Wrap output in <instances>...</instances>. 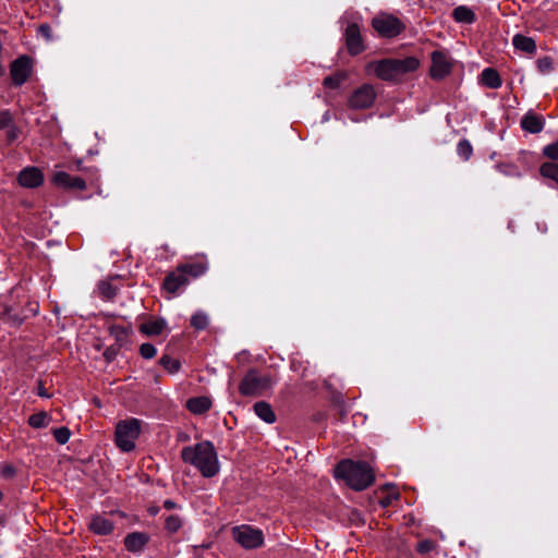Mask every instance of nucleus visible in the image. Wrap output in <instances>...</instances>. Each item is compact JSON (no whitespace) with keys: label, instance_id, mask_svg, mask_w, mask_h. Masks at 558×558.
I'll return each instance as SVG.
<instances>
[{"label":"nucleus","instance_id":"20","mask_svg":"<svg viewBox=\"0 0 558 558\" xmlns=\"http://www.w3.org/2000/svg\"><path fill=\"white\" fill-rule=\"evenodd\" d=\"M254 412L260 420H263L267 424H271L276 421V415L271 407L264 401L255 403Z\"/></svg>","mask_w":558,"mask_h":558},{"label":"nucleus","instance_id":"43","mask_svg":"<svg viewBox=\"0 0 558 558\" xmlns=\"http://www.w3.org/2000/svg\"><path fill=\"white\" fill-rule=\"evenodd\" d=\"M390 504H391V497L390 496L381 500L383 507H387Z\"/></svg>","mask_w":558,"mask_h":558},{"label":"nucleus","instance_id":"22","mask_svg":"<svg viewBox=\"0 0 558 558\" xmlns=\"http://www.w3.org/2000/svg\"><path fill=\"white\" fill-rule=\"evenodd\" d=\"M453 19L459 23H465L471 24L475 20L474 12L465 7V5H459L452 12Z\"/></svg>","mask_w":558,"mask_h":558},{"label":"nucleus","instance_id":"25","mask_svg":"<svg viewBox=\"0 0 558 558\" xmlns=\"http://www.w3.org/2000/svg\"><path fill=\"white\" fill-rule=\"evenodd\" d=\"M191 325L198 330H203L208 325V316L204 312H196L191 317Z\"/></svg>","mask_w":558,"mask_h":558},{"label":"nucleus","instance_id":"32","mask_svg":"<svg viewBox=\"0 0 558 558\" xmlns=\"http://www.w3.org/2000/svg\"><path fill=\"white\" fill-rule=\"evenodd\" d=\"M458 155L463 159H469L472 155V146L468 141H460L457 147Z\"/></svg>","mask_w":558,"mask_h":558},{"label":"nucleus","instance_id":"27","mask_svg":"<svg viewBox=\"0 0 558 558\" xmlns=\"http://www.w3.org/2000/svg\"><path fill=\"white\" fill-rule=\"evenodd\" d=\"M181 268L186 274V276L191 275L193 277H198V276L205 274V271H206V266L203 264H191V265L182 266Z\"/></svg>","mask_w":558,"mask_h":558},{"label":"nucleus","instance_id":"8","mask_svg":"<svg viewBox=\"0 0 558 558\" xmlns=\"http://www.w3.org/2000/svg\"><path fill=\"white\" fill-rule=\"evenodd\" d=\"M33 71V60L28 56H21L10 65V74L15 85L21 86L28 80Z\"/></svg>","mask_w":558,"mask_h":558},{"label":"nucleus","instance_id":"35","mask_svg":"<svg viewBox=\"0 0 558 558\" xmlns=\"http://www.w3.org/2000/svg\"><path fill=\"white\" fill-rule=\"evenodd\" d=\"M543 154L553 160H558V141L545 146Z\"/></svg>","mask_w":558,"mask_h":558},{"label":"nucleus","instance_id":"45","mask_svg":"<svg viewBox=\"0 0 558 558\" xmlns=\"http://www.w3.org/2000/svg\"><path fill=\"white\" fill-rule=\"evenodd\" d=\"M328 119H329V114H328V112H326V113L324 114V117H323V121H328Z\"/></svg>","mask_w":558,"mask_h":558},{"label":"nucleus","instance_id":"40","mask_svg":"<svg viewBox=\"0 0 558 558\" xmlns=\"http://www.w3.org/2000/svg\"><path fill=\"white\" fill-rule=\"evenodd\" d=\"M433 544L428 541L421 542L417 546L420 553L424 554L432 549Z\"/></svg>","mask_w":558,"mask_h":558},{"label":"nucleus","instance_id":"14","mask_svg":"<svg viewBox=\"0 0 558 558\" xmlns=\"http://www.w3.org/2000/svg\"><path fill=\"white\" fill-rule=\"evenodd\" d=\"M147 542H148V536L141 532L130 533L124 538L125 548L132 553L141 551Z\"/></svg>","mask_w":558,"mask_h":558},{"label":"nucleus","instance_id":"16","mask_svg":"<svg viewBox=\"0 0 558 558\" xmlns=\"http://www.w3.org/2000/svg\"><path fill=\"white\" fill-rule=\"evenodd\" d=\"M521 126L530 133H539L544 128V119L541 116L529 112L522 118Z\"/></svg>","mask_w":558,"mask_h":558},{"label":"nucleus","instance_id":"28","mask_svg":"<svg viewBox=\"0 0 558 558\" xmlns=\"http://www.w3.org/2000/svg\"><path fill=\"white\" fill-rule=\"evenodd\" d=\"M71 436L70 429L68 427H58L53 429V437L56 441L60 445H64L69 441Z\"/></svg>","mask_w":558,"mask_h":558},{"label":"nucleus","instance_id":"42","mask_svg":"<svg viewBox=\"0 0 558 558\" xmlns=\"http://www.w3.org/2000/svg\"><path fill=\"white\" fill-rule=\"evenodd\" d=\"M163 506L166 509H173L175 507V504L172 500H166L163 502Z\"/></svg>","mask_w":558,"mask_h":558},{"label":"nucleus","instance_id":"29","mask_svg":"<svg viewBox=\"0 0 558 558\" xmlns=\"http://www.w3.org/2000/svg\"><path fill=\"white\" fill-rule=\"evenodd\" d=\"M182 526V520L179 515L172 514L166 519L167 531L174 533Z\"/></svg>","mask_w":558,"mask_h":558},{"label":"nucleus","instance_id":"13","mask_svg":"<svg viewBox=\"0 0 558 558\" xmlns=\"http://www.w3.org/2000/svg\"><path fill=\"white\" fill-rule=\"evenodd\" d=\"M187 276L180 267L177 271L169 274L165 278L163 288L170 293H175L180 288L187 284Z\"/></svg>","mask_w":558,"mask_h":558},{"label":"nucleus","instance_id":"19","mask_svg":"<svg viewBox=\"0 0 558 558\" xmlns=\"http://www.w3.org/2000/svg\"><path fill=\"white\" fill-rule=\"evenodd\" d=\"M211 407V401L207 397L192 398L187 401V409L194 414H203Z\"/></svg>","mask_w":558,"mask_h":558},{"label":"nucleus","instance_id":"12","mask_svg":"<svg viewBox=\"0 0 558 558\" xmlns=\"http://www.w3.org/2000/svg\"><path fill=\"white\" fill-rule=\"evenodd\" d=\"M17 180L23 187L34 189L44 182V174L36 167H26L19 173Z\"/></svg>","mask_w":558,"mask_h":558},{"label":"nucleus","instance_id":"10","mask_svg":"<svg viewBox=\"0 0 558 558\" xmlns=\"http://www.w3.org/2000/svg\"><path fill=\"white\" fill-rule=\"evenodd\" d=\"M451 58L442 51H434L432 54L430 76L435 80L444 78L451 71Z\"/></svg>","mask_w":558,"mask_h":558},{"label":"nucleus","instance_id":"30","mask_svg":"<svg viewBox=\"0 0 558 558\" xmlns=\"http://www.w3.org/2000/svg\"><path fill=\"white\" fill-rule=\"evenodd\" d=\"M71 175L64 171H58L53 175V183L62 186L70 187Z\"/></svg>","mask_w":558,"mask_h":558},{"label":"nucleus","instance_id":"7","mask_svg":"<svg viewBox=\"0 0 558 558\" xmlns=\"http://www.w3.org/2000/svg\"><path fill=\"white\" fill-rule=\"evenodd\" d=\"M373 27L383 37H396L403 29L404 24L396 16L387 13H381L373 19Z\"/></svg>","mask_w":558,"mask_h":558},{"label":"nucleus","instance_id":"23","mask_svg":"<svg viewBox=\"0 0 558 558\" xmlns=\"http://www.w3.org/2000/svg\"><path fill=\"white\" fill-rule=\"evenodd\" d=\"M52 417L47 412H38L28 417V424L33 428H44L47 427Z\"/></svg>","mask_w":558,"mask_h":558},{"label":"nucleus","instance_id":"6","mask_svg":"<svg viewBox=\"0 0 558 558\" xmlns=\"http://www.w3.org/2000/svg\"><path fill=\"white\" fill-rule=\"evenodd\" d=\"M272 385L268 376H259L257 372L250 371L240 384V392L244 396H259Z\"/></svg>","mask_w":558,"mask_h":558},{"label":"nucleus","instance_id":"11","mask_svg":"<svg viewBox=\"0 0 558 558\" xmlns=\"http://www.w3.org/2000/svg\"><path fill=\"white\" fill-rule=\"evenodd\" d=\"M357 20V17H354L345 27V43L351 54H359L364 49Z\"/></svg>","mask_w":558,"mask_h":558},{"label":"nucleus","instance_id":"39","mask_svg":"<svg viewBox=\"0 0 558 558\" xmlns=\"http://www.w3.org/2000/svg\"><path fill=\"white\" fill-rule=\"evenodd\" d=\"M8 129V140L10 142H13L19 136V129L15 126L14 123H12V126L7 128Z\"/></svg>","mask_w":558,"mask_h":558},{"label":"nucleus","instance_id":"36","mask_svg":"<svg viewBox=\"0 0 558 558\" xmlns=\"http://www.w3.org/2000/svg\"><path fill=\"white\" fill-rule=\"evenodd\" d=\"M156 348L151 343H143L140 353L144 359H153L156 355Z\"/></svg>","mask_w":558,"mask_h":558},{"label":"nucleus","instance_id":"41","mask_svg":"<svg viewBox=\"0 0 558 558\" xmlns=\"http://www.w3.org/2000/svg\"><path fill=\"white\" fill-rule=\"evenodd\" d=\"M38 396L40 397H44V398H49V395L46 392L45 388L43 385H39L38 387Z\"/></svg>","mask_w":558,"mask_h":558},{"label":"nucleus","instance_id":"3","mask_svg":"<svg viewBox=\"0 0 558 558\" xmlns=\"http://www.w3.org/2000/svg\"><path fill=\"white\" fill-rule=\"evenodd\" d=\"M335 475L342 478L355 490L365 489L374 481L372 468L366 462L362 461H341L335 470Z\"/></svg>","mask_w":558,"mask_h":558},{"label":"nucleus","instance_id":"34","mask_svg":"<svg viewBox=\"0 0 558 558\" xmlns=\"http://www.w3.org/2000/svg\"><path fill=\"white\" fill-rule=\"evenodd\" d=\"M537 69L541 73L547 74L553 71V61L549 57H544L537 60Z\"/></svg>","mask_w":558,"mask_h":558},{"label":"nucleus","instance_id":"18","mask_svg":"<svg viewBox=\"0 0 558 558\" xmlns=\"http://www.w3.org/2000/svg\"><path fill=\"white\" fill-rule=\"evenodd\" d=\"M512 44L515 49L527 53H534L536 51V44L532 37L517 34L512 38Z\"/></svg>","mask_w":558,"mask_h":558},{"label":"nucleus","instance_id":"26","mask_svg":"<svg viewBox=\"0 0 558 558\" xmlns=\"http://www.w3.org/2000/svg\"><path fill=\"white\" fill-rule=\"evenodd\" d=\"M160 365L166 368L169 373L174 374L180 368V362L170 357L169 355H162L159 361Z\"/></svg>","mask_w":558,"mask_h":558},{"label":"nucleus","instance_id":"15","mask_svg":"<svg viewBox=\"0 0 558 558\" xmlns=\"http://www.w3.org/2000/svg\"><path fill=\"white\" fill-rule=\"evenodd\" d=\"M89 529L92 532L98 535H108L113 530V523L109 519L102 515H95L89 522Z\"/></svg>","mask_w":558,"mask_h":558},{"label":"nucleus","instance_id":"44","mask_svg":"<svg viewBox=\"0 0 558 558\" xmlns=\"http://www.w3.org/2000/svg\"><path fill=\"white\" fill-rule=\"evenodd\" d=\"M48 29H49V27H48V26H46V25L40 26V31H41L44 34H47Z\"/></svg>","mask_w":558,"mask_h":558},{"label":"nucleus","instance_id":"1","mask_svg":"<svg viewBox=\"0 0 558 558\" xmlns=\"http://www.w3.org/2000/svg\"><path fill=\"white\" fill-rule=\"evenodd\" d=\"M181 457L184 462L195 466L204 477H213L220 470L216 449L210 441H202L194 446L184 447Z\"/></svg>","mask_w":558,"mask_h":558},{"label":"nucleus","instance_id":"33","mask_svg":"<svg viewBox=\"0 0 558 558\" xmlns=\"http://www.w3.org/2000/svg\"><path fill=\"white\" fill-rule=\"evenodd\" d=\"M100 294L106 299H111L116 295V288L110 282H100L98 286Z\"/></svg>","mask_w":558,"mask_h":558},{"label":"nucleus","instance_id":"4","mask_svg":"<svg viewBox=\"0 0 558 558\" xmlns=\"http://www.w3.org/2000/svg\"><path fill=\"white\" fill-rule=\"evenodd\" d=\"M141 435V421L128 418L116 425L114 442L122 452H130L135 449V444Z\"/></svg>","mask_w":558,"mask_h":558},{"label":"nucleus","instance_id":"37","mask_svg":"<svg viewBox=\"0 0 558 558\" xmlns=\"http://www.w3.org/2000/svg\"><path fill=\"white\" fill-rule=\"evenodd\" d=\"M342 81L341 75L327 76L324 80V85L329 88H337Z\"/></svg>","mask_w":558,"mask_h":558},{"label":"nucleus","instance_id":"31","mask_svg":"<svg viewBox=\"0 0 558 558\" xmlns=\"http://www.w3.org/2000/svg\"><path fill=\"white\" fill-rule=\"evenodd\" d=\"M12 123H14V118L11 111L8 109L0 110V130L12 126Z\"/></svg>","mask_w":558,"mask_h":558},{"label":"nucleus","instance_id":"9","mask_svg":"<svg viewBox=\"0 0 558 558\" xmlns=\"http://www.w3.org/2000/svg\"><path fill=\"white\" fill-rule=\"evenodd\" d=\"M376 98V93L372 85L365 84L357 88L349 99V105L354 109L369 108Z\"/></svg>","mask_w":558,"mask_h":558},{"label":"nucleus","instance_id":"2","mask_svg":"<svg viewBox=\"0 0 558 558\" xmlns=\"http://www.w3.org/2000/svg\"><path fill=\"white\" fill-rule=\"evenodd\" d=\"M418 64V60L414 57L384 59L368 63L366 70L374 73L380 80L396 81L404 74L414 72Z\"/></svg>","mask_w":558,"mask_h":558},{"label":"nucleus","instance_id":"24","mask_svg":"<svg viewBox=\"0 0 558 558\" xmlns=\"http://www.w3.org/2000/svg\"><path fill=\"white\" fill-rule=\"evenodd\" d=\"M541 174L544 178L551 179L558 184V163L555 162H545L541 167Z\"/></svg>","mask_w":558,"mask_h":558},{"label":"nucleus","instance_id":"17","mask_svg":"<svg viewBox=\"0 0 558 558\" xmlns=\"http://www.w3.org/2000/svg\"><path fill=\"white\" fill-rule=\"evenodd\" d=\"M166 328L167 322L163 318H156L143 323L140 326V331L147 336H158L161 335Z\"/></svg>","mask_w":558,"mask_h":558},{"label":"nucleus","instance_id":"5","mask_svg":"<svg viewBox=\"0 0 558 558\" xmlns=\"http://www.w3.org/2000/svg\"><path fill=\"white\" fill-rule=\"evenodd\" d=\"M232 536L245 549H255L264 544L262 530L251 525H239L232 529Z\"/></svg>","mask_w":558,"mask_h":558},{"label":"nucleus","instance_id":"21","mask_svg":"<svg viewBox=\"0 0 558 558\" xmlns=\"http://www.w3.org/2000/svg\"><path fill=\"white\" fill-rule=\"evenodd\" d=\"M482 83L489 88H498L501 86V78L498 72L492 68H486L481 74Z\"/></svg>","mask_w":558,"mask_h":558},{"label":"nucleus","instance_id":"38","mask_svg":"<svg viewBox=\"0 0 558 558\" xmlns=\"http://www.w3.org/2000/svg\"><path fill=\"white\" fill-rule=\"evenodd\" d=\"M70 187L77 189V190H84L86 187V183L80 177H71Z\"/></svg>","mask_w":558,"mask_h":558}]
</instances>
